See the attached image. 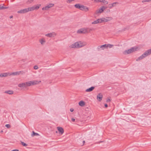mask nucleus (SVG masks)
Instances as JSON below:
<instances>
[{"instance_id": "obj_42", "label": "nucleus", "mask_w": 151, "mask_h": 151, "mask_svg": "<svg viewBox=\"0 0 151 151\" xmlns=\"http://www.w3.org/2000/svg\"><path fill=\"white\" fill-rule=\"evenodd\" d=\"M11 151H19V150L17 149H15V150H12Z\"/></svg>"}, {"instance_id": "obj_37", "label": "nucleus", "mask_w": 151, "mask_h": 151, "mask_svg": "<svg viewBox=\"0 0 151 151\" xmlns=\"http://www.w3.org/2000/svg\"><path fill=\"white\" fill-rule=\"evenodd\" d=\"M74 1V0H67V2L68 3H70Z\"/></svg>"}, {"instance_id": "obj_6", "label": "nucleus", "mask_w": 151, "mask_h": 151, "mask_svg": "<svg viewBox=\"0 0 151 151\" xmlns=\"http://www.w3.org/2000/svg\"><path fill=\"white\" fill-rule=\"evenodd\" d=\"M107 8V7H105L104 6H102L101 7V8L97 10L95 13V14H97L99 13H102L104 10H105Z\"/></svg>"}, {"instance_id": "obj_46", "label": "nucleus", "mask_w": 151, "mask_h": 151, "mask_svg": "<svg viewBox=\"0 0 151 151\" xmlns=\"http://www.w3.org/2000/svg\"><path fill=\"white\" fill-rule=\"evenodd\" d=\"M13 18V16H10V19H11V18Z\"/></svg>"}, {"instance_id": "obj_19", "label": "nucleus", "mask_w": 151, "mask_h": 151, "mask_svg": "<svg viewBox=\"0 0 151 151\" xmlns=\"http://www.w3.org/2000/svg\"><path fill=\"white\" fill-rule=\"evenodd\" d=\"M32 85H35L38 84H39L41 82L40 81H38L36 80L32 81Z\"/></svg>"}, {"instance_id": "obj_5", "label": "nucleus", "mask_w": 151, "mask_h": 151, "mask_svg": "<svg viewBox=\"0 0 151 151\" xmlns=\"http://www.w3.org/2000/svg\"><path fill=\"white\" fill-rule=\"evenodd\" d=\"M101 23L102 22H106L111 20L112 19V18L111 17H106V18H102L100 19Z\"/></svg>"}, {"instance_id": "obj_49", "label": "nucleus", "mask_w": 151, "mask_h": 151, "mask_svg": "<svg viewBox=\"0 0 151 151\" xmlns=\"http://www.w3.org/2000/svg\"><path fill=\"white\" fill-rule=\"evenodd\" d=\"M56 133H58L57 131H56Z\"/></svg>"}, {"instance_id": "obj_40", "label": "nucleus", "mask_w": 151, "mask_h": 151, "mask_svg": "<svg viewBox=\"0 0 151 151\" xmlns=\"http://www.w3.org/2000/svg\"><path fill=\"white\" fill-rule=\"evenodd\" d=\"M70 111L71 112H73L74 111V109L73 108H71L70 109Z\"/></svg>"}, {"instance_id": "obj_16", "label": "nucleus", "mask_w": 151, "mask_h": 151, "mask_svg": "<svg viewBox=\"0 0 151 151\" xmlns=\"http://www.w3.org/2000/svg\"><path fill=\"white\" fill-rule=\"evenodd\" d=\"M26 87L30 86L32 85V81H29L25 82Z\"/></svg>"}, {"instance_id": "obj_39", "label": "nucleus", "mask_w": 151, "mask_h": 151, "mask_svg": "<svg viewBox=\"0 0 151 151\" xmlns=\"http://www.w3.org/2000/svg\"><path fill=\"white\" fill-rule=\"evenodd\" d=\"M111 99H108L106 100L107 102H109L111 101Z\"/></svg>"}, {"instance_id": "obj_32", "label": "nucleus", "mask_w": 151, "mask_h": 151, "mask_svg": "<svg viewBox=\"0 0 151 151\" xmlns=\"http://www.w3.org/2000/svg\"><path fill=\"white\" fill-rule=\"evenodd\" d=\"M103 0H94V1L95 2H102Z\"/></svg>"}, {"instance_id": "obj_11", "label": "nucleus", "mask_w": 151, "mask_h": 151, "mask_svg": "<svg viewBox=\"0 0 151 151\" xmlns=\"http://www.w3.org/2000/svg\"><path fill=\"white\" fill-rule=\"evenodd\" d=\"M57 129L59 131L60 134H62L64 133V129L62 127H57Z\"/></svg>"}, {"instance_id": "obj_33", "label": "nucleus", "mask_w": 151, "mask_h": 151, "mask_svg": "<svg viewBox=\"0 0 151 151\" xmlns=\"http://www.w3.org/2000/svg\"><path fill=\"white\" fill-rule=\"evenodd\" d=\"M151 1V0H143L142 1V2L144 3L145 2H148Z\"/></svg>"}, {"instance_id": "obj_12", "label": "nucleus", "mask_w": 151, "mask_h": 151, "mask_svg": "<svg viewBox=\"0 0 151 151\" xmlns=\"http://www.w3.org/2000/svg\"><path fill=\"white\" fill-rule=\"evenodd\" d=\"M103 98L102 94L100 93L98 94L97 96V98L98 101H101L102 100Z\"/></svg>"}, {"instance_id": "obj_4", "label": "nucleus", "mask_w": 151, "mask_h": 151, "mask_svg": "<svg viewBox=\"0 0 151 151\" xmlns=\"http://www.w3.org/2000/svg\"><path fill=\"white\" fill-rule=\"evenodd\" d=\"M87 28H84L81 29L77 31V33L78 34H86L88 33Z\"/></svg>"}, {"instance_id": "obj_20", "label": "nucleus", "mask_w": 151, "mask_h": 151, "mask_svg": "<svg viewBox=\"0 0 151 151\" xmlns=\"http://www.w3.org/2000/svg\"><path fill=\"white\" fill-rule=\"evenodd\" d=\"M101 23V22L100 20V19H97L95 21L93 22L92 23V24H96L98 23Z\"/></svg>"}, {"instance_id": "obj_30", "label": "nucleus", "mask_w": 151, "mask_h": 151, "mask_svg": "<svg viewBox=\"0 0 151 151\" xmlns=\"http://www.w3.org/2000/svg\"><path fill=\"white\" fill-rule=\"evenodd\" d=\"M21 143L22 144V145L24 146H27V145L24 143V142H21Z\"/></svg>"}, {"instance_id": "obj_17", "label": "nucleus", "mask_w": 151, "mask_h": 151, "mask_svg": "<svg viewBox=\"0 0 151 151\" xmlns=\"http://www.w3.org/2000/svg\"><path fill=\"white\" fill-rule=\"evenodd\" d=\"M116 4H118L119 3L117 2H115L111 4H109V8H110V9L111 8L115 6V5Z\"/></svg>"}, {"instance_id": "obj_24", "label": "nucleus", "mask_w": 151, "mask_h": 151, "mask_svg": "<svg viewBox=\"0 0 151 151\" xmlns=\"http://www.w3.org/2000/svg\"><path fill=\"white\" fill-rule=\"evenodd\" d=\"M8 8V7H4L2 5H0V10H2L4 9H7Z\"/></svg>"}, {"instance_id": "obj_41", "label": "nucleus", "mask_w": 151, "mask_h": 151, "mask_svg": "<svg viewBox=\"0 0 151 151\" xmlns=\"http://www.w3.org/2000/svg\"><path fill=\"white\" fill-rule=\"evenodd\" d=\"M71 120L72 121L74 122L75 120L74 118H72Z\"/></svg>"}, {"instance_id": "obj_47", "label": "nucleus", "mask_w": 151, "mask_h": 151, "mask_svg": "<svg viewBox=\"0 0 151 151\" xmlns=\"http://www.w3.org/2000/svg\"><path fill=\"white\" fill-rule=\"evenodd\" d=\"M83 144L82 145H84V143H85V141H83Z\"/></svg>"}, {"instance_id": "obj_34", "label": "nucleus", "mask_w": 151, "mask_h": 151, "mask_svg": "<svg viewBox=\"0 0 151 151\" xmlns=\"http://www.w3.org/2000/svg\"><path fill=\"white\" fill-rule=\"evenodd\" d=\"M85 6H83V5H81V9H80V10H83L84 7H85Z\"/></svg>"}, {"instance_id": "obj_22", "label": "nucleus", "mask_w": 151, "mask_h": 151, "mask_svg": "<svg viewBox=\"0 0 151 151\" xmlns=\"http://www.w3.org/2000/svg\"><path fill=\"white\" fill-rule=\"evenodd\" d=\"M8 75V74L7 73H4L0 74V77H6Z\"/></svg>"}, {"instance_id": "obj_10", "label": "nucleus", "mask_w": 151, "mask_h": 151, "mask_svg": "<svg viewBox=\"0 0 151 151\" xmlns=\"http://www.w3.org/2000/svg\"><path fill=\"white\" fill-rule=\"evenodd\" d=\"M106 45L105 44L100 46H99L97 48V49L98 51L104 50V49L106 48Z\"/></svg>"}, {"instance_id": "obj_31", "label": "nucleus", "mask_w": 151, "mask_h": 151, "mask_svg": "<svg viewBox=\"0 0 151 151\" xmlns=\"http://www.w3.org/2000/svg\"><path fill=\"white\" fill-rule=\"evenodd\" d=\"M104 4H108V2L105 0H103L102 1Z\"/></svg>"}, {"instance_id": "obj_9", "label": "nucleus", "mask_w": 151, "mask_h": 151, "mask_svg": "<svg viewBox=\"0 0 151 151\" xmlns=\"http://www.w3.org/2000/svg\"><path fill=\"white\" fill-rule=\"evenodd\" d=\"M54 5V4H50L46 6H45L44 7H43L42 8V10H47L49 9L52 7H53Z\"/></svg>"}, {"instance_id": "obj_45", "label": "nucleus", "mask_w": 151, "mask_h": 151, "mask_svg": "<svg viewBox=\"0 0 151 151\" xmlns=\"http://www.w3.org/2000/svg\"><path fill=\"white\" fill-rule=\"evenodd\" d=\"M110 11V10L109 9H108L106 12H109Z\"/></svg>"}, {"instance_id": "obj_1", "label": "nucleus", "mask_w": 151, "mask_h": 151, "mask_svg": "<svg viewBox=\"0 0 151 151\" xmlns=\"http://www.w3.org/2000/svg\"><path fill=\"white\" fill-rule=\"evenodd\" d=\"M41 6L40 4H38L34 5L30 7L27 8L21 9L17 11L18 13L24 14L27 12L29 11H33L34 10H37Z\"/></svg>"}, {"instance_id": "obj_36", "label": "nucleus", "mask_w": 151, "mask_h": 151, "mask_svg": "<svg viewBox=\"0 0 151 151\" xmlns=\"http://www.w3.org/2000/svg\"><path fill=\"white\" fill-rule=\"evenodd\" d=\"M34 68L35 70H37L38 68V67L37 65H35L34 67Z\"/></svg>"}, {"instance_id": "obj_26", "label": "nucleus", "mask_w": 151, "mask_h": 151, "mask_svg": "<svg viewBox=\"0 0 151 151\" xmlns=\"http://www.w3.org/2000/svg\"><path fill=\"white\" fill-rule=\"evenodd\" d=\"M106 46V48H107L108 47H109L110 48L112 47L113 46V45H111V44H105Z\"/></svg>"}, {"instance_id": "obj_48", "label": "nucleus", "mask_w": 151, "mask_h": 151, "mask_svg": "<svg viewBox=\"0 0 151 151\" xmlns=\"http://www.w3.org/2000/svg\"><path fill=\"white\" fill-rule=\"evenodd\" d=\"M3 132V131H2H2H1V133L2 132Z\"/></svg>"}, {"instance_id": "obj_35", "label": "nucleus", "mask_w": 151, "mask_h": 151, "mask_svg": "<svg viewBox=\"0 0 151 151\" xmlns=\"http://www.w3.org/2000/svg\"><path fill=\"white\" fill-rule=\"evenodd\" d=\"M5 127L8 128H9L11 127V126L10 124H7L5 125Z\"/></svg>"}, {"instance_id": "obj_21", "label": "nucleus", "mask_w": 151, "mask_h": 151, "mask_svg": "<svg viewBox=\"0 0 151 151\" xmlns=\"http://www.w3.org/2000/svg\"><path fill=\"white\" fill-rule=\"evenodd\" d=\"M79 105L81 106H83L85 104V103L83 101H81L79 102Z\"/></svg>"}, {"instance_id": "obj_8", "label": "nucleus", "mask_w": 151, "mask_h": 151, "mask_svg": "<svg viewBox=\"0 0 151 151\" xmlns=\"http://www.w3.org/2000/svg\"><path fill=\"white\" fill-rule=\"evenodd\" d=\"M24 73V72L23 71H17L16 72L12 73L9 74V75H19L20 74H23Z\"/></svg>"}, {"instance_id": "obj_38", "label": "nucleus", "mask_w": 151, "mask_h": 151, "mask_svg": "<svg viewBox=\"0 0 151 151\" xmlns=\"http://www.w3.org/2000/svg\"><path fill=\"white\" fill-rule=\"evenodd\" d=\"M33 1V0H28V2L29 3H32Z\"/></svg>"}, {"instance_id": "obj_7", "label": "nucleus", "mask_w": 151, "mask_h": 151, "mask_svg": "<svg viewBox=\"0 0 151 151\" xmlns=\"http://www.w3.org/2000/svg\"><path fill=\"white\" fill-rule=\"evenodd\" d=\"M57 35V33L55 32H52L49 33L45 34V36L49 37H55Z\"/></svg>"}, {"instance_id": "obj_14", "label": "nucleus", "mask_w": 151, "mask_h": 151, "mask_svg": "<svg viewBox=\"0 0 151 151\" xmlns=\"http://www.w3.org/2000/svg\"><path fill=\"white\" fill-rule=\"evenodd\" d=\"M39 42L40 43L41 45H43L45 43L46 40L45 38H43L39 40Z\"/></svg>"}, {"instance_id": "obj_23", "label": "nucleus", "mask_w": 151, "mask_h": 151, "mask_svg": "<svg viewBox=\"0 0 151 151\" xmlns=\"http://www.w3.org/2000/svg\"><path fill=\"white\" fill-rule=\"evenodd\" d=\"M146 55L147 56L151 54V48L147 50L145 52Z\"/></svg>"}, {"instance_id": "obj_43", "label": "nucleus", "mask_w": 151, "mask_h": 151, "mask_svg": "<svg viewBox=\"0 0 151 151\" xmlns=\"http://www.w3.org/2000/svg\"><path fill=\"white\" fill-rule=\"evenodd\" d=\"M104 106H105V107H108V105L107 104H104Z\"/></svg>"}, {"instance_id": "obj_2", "label": "nucleus", "mask_w": 151, "mask_h": 151, "mask_svg": "<svg viewBox=\"0 0 151 151\" xmlns=\"http://www.w3.org/2000/svg\"><path fill=\"white\" fill-rule=\"evenodd\" d=\"M86 43L81 42H76L69 46L70 48H79L85 46Z\"/></svg>"}, {"instance_id": "obj_28", "label": "nucleus", "mask_w": 151, "mask_h": 151, "mask_svg": "<svg viewBox=\"0 0 151 151\" xmlns=\"http://www.w3.org/2000/svg\"><path fill=\"white\" fill-rule=\"evenodd\" d=\"M6 93H7L9 94H12L13 93V92L11 91H9L5 92Z\"/></svg>"}, {"instance_id": "obj_25", "label": "nucleus", "mask_w": 151, "mask_h": 151, "mask_svg": "<svg viewBox=\"0 0 151 151\" xmlns=\"http://www.w3.org/2000/svg\"><path fill=\"white\" fill-rule=\"evenodd\" d=\"M81 5H80L79 4H76L75 5V7L77 8L80 9H81Z\"/></svg>"}, {"instance_id": "obj_3", "label": "nucleus", "mask_w": 151, "mask_h": 151, "mask_svg": "<svg viewBox=\"0 0 151 151\" xmlns=\"http://www.w3.org/2000/svg\"><path fill=\"white\" fill-rule=\"evenodd\" d=\"M137 47H132L129 49L124 51L123 52V54L125 55H127L137 50Z\"/></svg>"}, {"instance_id": "obj_13", "label": "nucleus", "mask_w": 151, "mask_h": 151, "mask_svg": "<svg viewBox=\"0 0 151 151\" xmlns=\"http://www.w3.org/2000/svg\"><path fill=\"white\" fill-rule=\"evenodd\" d=\"M147 55H146V54L145 52L143 54H142L141 56L140 57H139L136 60L137 61H139L140 60H141L147 56Z\"/></svg>"}, {"instance_id": "obj_15", "label": "nucleus", "mask_w": 151, "mask_h": 151, "mask_svg": "<svg viewBox=\"0 0 151 151\" xmlns=\"http://www.w3.org/2000/svg\"><path fill=\"white\" fill-rule=\"evenodd\" d=\"M95 88V87L94 86H92L90 88H89L86 90V92H90L93 91Z\"/></svg>"}, {"instance_id": "obj_44", "label": "nucleus", "mask_w": 151, "mask_h": 151, "mask_svg": "<svg viewBox=\"0 0 151 151\" xmlns=\"http://www.w3.org/2000/svg\"><path fill=\"white\" fill-rule=\"evenodd\" d=\"M89 32H90V31H92L93 29H91V28H89Z\"/></svg>"}, {"instance_id": "obj_18", "label": "nucleus", "mask_w": 151, "mask_h": 151, "mask_svg": "<svg viewBox=\"0 0 151 151\" xmlns=\"http://www.w3.org/2000/svg\"><path fill=\"white\" fill-rule=\"evenodd\" d=\"M18 86L20 88H24L26 87V83H20L18 85Z\"/></svg>"}, {"instance_id": "obj_29", "label": "nucleus", "mask_w": 151, "mask_h": 151, "mask_svg": "<svg viewBox=\"0 0 151 151\" xmlns=\"http://www.w3.org/2000/svg\"><path fill=\"white\" fill-rule=\"evenodd\" d=\"M83 10L86 12H87L88 11L89 9L87 7L85 6V7H84Z\"/></svg>"}, {"instance_id": "obj_27", "label": "nucleus", "mask_w": 151, "mask_h": 151, "mask_svg": "<svg viewBox=\"0 0 151 151\" xmlns=\"http://www.w3.org/2000/svg\"><path fill=\"white\" fill-rule=\"evenodd\" d=\"M32 134L31 136L32 137H34L35 136H38L39 134L37 133H35L34 132H32Z\"/></svg>"}]
</instances>
